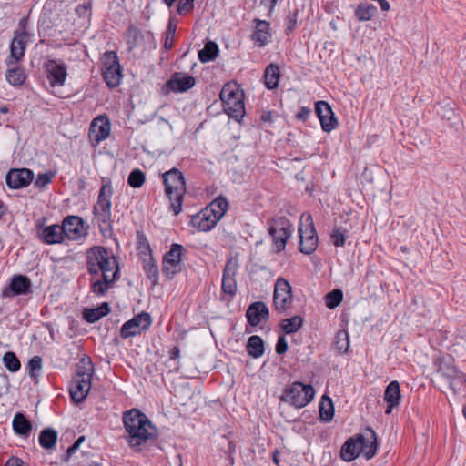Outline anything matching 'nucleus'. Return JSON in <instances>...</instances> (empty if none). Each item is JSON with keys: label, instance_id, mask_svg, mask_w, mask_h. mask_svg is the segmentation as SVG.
I'll list each match as a JSON object with an SVG mask.
<instances>
[{"label": "nucleus", "instance_id": "nucleus-21", "mask_svg": "<svg viewBox=\"0 0 466 466\" xmlns=\"http://www.w3.org/2000/svg\"><path fill=\"white\" fill-rule=\"evenodd\" d=\"M110 122L106 116H99L96 117L90 126V137L99 143L109 136Z\"/></svg>", "mask_w": 466, "mask_h": 466}, {"label": "nucleus", "instance_id": "nucleus-6", "mask_svg": "<svg viewBox=\"0 0 466 466\" xmlns=\"http://www.w3.org/2000/svg\"><path fill=\"white\" fill-rule=\"evenodd\" d=\"M314 396L315 390L311 385L296 381L284 390L280 400L295 408L300 409L306 407L313 400Z\"/></svg>", "mask_w": 466, "mask_h": 466}, {"label": "nucleus", "instance_id": "nucleus-14", "mask_svg": "<svg viewBox=\"0 0 466 466\" xmlns=\"http://www.w3.org/2000/svg\"><path fill=\"white\" fill-rule=\"evenodd\" d=\"M34 172L28 168L11 169L5 176V182L12 189L23 188L30 185Z\"/></svg>", "mask_w": 466, "mask_h": 466}, {"label": "nucleus", "instance_id": "nucleus-48", "mask_svg": "<svg viewBox=\"0 0 466 466\" xmlns=\"http://www.w3.org/2000/svg\"><path fill=\"white\" fill-rule=\"evenodd\" d=\"M334 345L339 353H346L350 348L349 334L345 330H339L335 337Z\"/></svg>", "mask_w": 466, "mask_h": 466}, {"label": "nucleus", "instance_id": "nucleus-39", "mask_svg": "<svg viewBox=\"0 0 466 466\" xmlns=\"http://www.w3.org/2000/svg\"><path fill=\"white\" fill-rule=\"evenodd\" d=\"M377 11L376 6L368 3L360 4L355 10V16L360 22L370 21Z\"/></svg>", "mask_w": 466, "mask_h": 466}, {"label": "nucleus", "instance_id": "nucleus-47", "mask_svg": "<svg viewBox=\"0 0 466 466\" xmlns=\"http://www.w3.org/2000/svg\"><path fill=\"white\" fill-rule=\"evenodd\" d=\"M6 80L12 86H20L25 80V74L21 68H11L5 75Z\"/></svg>", "mask_w": 466, "mask_h": 466}, {"label": "nucleus", "instance_id": "nucleus-18", "mask_svg": "<svg viewBox=\"0 0 466 466\" xmlns=\"http://www.w3.org/2000/svg\"><path fill=\"white\" fill-rule=\"evenodd\" d=\"M47 79L52 86H61L65 84L67 71L63 62L56 60H48L46 63Z\"/></svg>", "mask_w": 466, "mask_h": 466}, {"label": "nucleus", "instance_id": "nucleus-43", "mask_svg": "<svg viewBox=\"0 0 466 466\" xmlns=\"http://www.w3.org/2000/svg\"><path fill=\"white\" fill-rule=\"evenodd\" d=\"M196 84L193 76L177 72V92H187Z\"/></svg>", "mask_w": 466, "mask_h": 466}, {"label": "nucleus", "instance_id": "nucleus-40", "mask_svg": "<svg viewBox=\"0 0 466 466\" xmlns=\"http://www.w3.org/2000/svg\"><path fill=\"white\" fill-rule=\"evenodd\" d=\"M334 407L332 400L329 397L324 395L319 404V417L320 420L329 422L333 419Z\"/></svg>", "mask_w": 466, "mask_h": 466}, {"label": "nucleus", "instance_id": "nucleus-33", "mask_svg": "<svg viewBox=\"0 0 466 466\" xmlns=\"http://www.w3.org/2000/svg\"><path fill=\"white\" fill-rule=\"evenodd\" d=\"M38 441L43 449H53L57 442V431L53 428L43 429L39 433Z\"/></svg>", "mask_w": 466, "mask_h": 466}, {"label": "nucleus", "instance_id": "nucleus-28", "mask_svg": "<svg viewBox=\"0 0 466 466\" xmlns=\"http://www.w3.org/2000/svg\"><path fill=\"white\" fill-rule=\"evenodd\" d=\"M162 181L165 187V194L169 200V209L175 212V201L173 199L175 188V167H172L162 174Z\"/></svg>", "mask_w": 466, "mask_h": 466}, {"label": "nucleus", "instance_id": "nucleus-25", "mask_svg": "<svg viewBox=\"0 0 466 466\" xmlns=\"http://www.w3.org/2000/svg\"><path fill=\"white\" fill-rule=\"evenodd\" d=\"M400 388L397 380H392L386 388L384 392V400L388 404L385 410L386 414H390L392 409L400 404Z\"/></svg>", "mask_w": 466, "mask_h": 466}, {"label": "nucleus", "instance_id": "nucleus-41", "mask_svg": "<svg viewBox=\"0 0 466 466\" xmlns=\"http://www.w3.org/2000/svg\"><path fill=\"white\" fill-rule=\"evenodd\" d=\"M303 324V319L300 316H293L285 319L281 322V329L286 334H292L297 332Z\"/></svg>", "mask_w": 466, "mask_h": 466}, {"label": "nucleus", "instance_id": "nucleus-4", "mask_svg": "<svg viewBox=\"0 0 466 466\" xmlns=\"http://www.w3.org/2000/svg\"><path fill=\"white\" fill-rule=\"evenodd\" d=\"M94 371L91 359L86 355L82 357L70 386V396L74 402L81 403L86 400L91 390V379Z\"/></svg>", "mask_w": 466, "mask_h": 466}, {"label": "nucleus", "instance_id": "nucleus-17", "mask_svg": "<svg viewBox=\"0 0 466 466\" xmlns=\"http://www.w3.org/2000/svg\"><path fill=\"white\" fill-rule=\"evenodd\" d=\"M63 229H65V237L69 239L76 240L86 235L84 228V220L78 216H67L62 222Z\"/></svg>", "mask_w": 466, "mask_h": 466}, {"label": "nucleus", "instance_id": "nucleus-24", "mask_svg": "<svg viewBox=\"0 0 466 466\" xmlns=\"http://www.w3.org/2000/svg\"><path fill=\"white\" fill-rule=\"evenodd\" d=\"M118 279L119 268H116L111 275H102V279L92 282L91 290L97 296H103Z\"/></svg>", "mask_w": 466, "mask_h": 466}, {"label": "nucleus", "instance_id": "nucleus-9", "mask_svg": "<svg viewBox=\"0 0 466 466\" xmlns=\"http://www.w3.org/2000/svg\"><path fill=\"white\" fill-rule=\"evenodd\" d=\"M102 76L110 88L119 86L122 79V69L115 51H107L102 58Z\"/></svg>", "mask_w": 466, "mask_h": 466}, {"label": "nucleus", "instance_id": "nucleus-49", "mask_svg": "<svg viewBox=\"0 0 466 466\" xmlns=\"http://www.w3.org/2000/svg\"><path fill=\"white\" fill-rule=\"evenodd\" d=\"M145 181V174L142 170L138 168L133 169L127 177L128 185L134 188L141 187L144 185Z\"/></svg>", "mask_w": 466, "mask_h": 466}, {"label": "nucleus", "instance_id": "nucleus-30", "mask_svg": "<svg viewBox=\"0 0 466 466\" xmlns=\"http://www.w3.org/2000/svg\"><path fill=\"white\" fill-rule=\"evenodd\" d=\"M110 312V306L107 302H103L95 309H86L83 311V318L88 323H95Z\"/></svg>", "mask_w": 466, "mask_h": 466}, {"label": "nucleus", "instance_id": "nucleus-51", "mask_svg": "<svg viewBox=\"0 0 466 466\" xmlns=\"http://www.w3.org/2000/svg\"><path fill=\"white\" fill-rule=\"evenodd\" d=\"M347 238V230L342 228H336L330 235L331 241L335 247H343Z\"/></svg>", "mask_w": 466, "mask_h": 466}, {"label": "nucleus", "instance_id": "nucleus-34", "mask_svg": "<svg viewBox=\"0 0 466 466\" xmlns=\"http://www.w3.org/2000/svg\"><path fill=\"white\" fill-rule=\"evenodd\" d=\"M162 272L168 279L175 275V243L170 245L169 250L163 257Z\"/></svg>", "mask_w": 466, "mask_h": 466}, {"label": "nucleus", "instance_id": "nucleus-20", "mask_svg": "<svg viewBox=\"0 0 466 466\" xmlns=\"http://www.w3.org/2000/svg\"><path fill=\"white\" fill-rule=\"evenodd\" d=\"M246 317L248 322L255 327L258 326L262 319L268 320L269 318V310L267 305L262 301H256L251 303L247 311Z\"/></svg>", "mask_w": 466, "mask_h": 466}, {"label": "nucleus", "instance_id": "nucleus-37", "mask_svg": "<svg viewBox=\"0 0 466 466\" xmlns=\"http://www.w3.org/2000/svg\"><path fill=\"white\" fill-rule=\"evenodd\" d=\"M247 351L253 358H259L264 354V342L258 335L249 337L247 343Z\"/></svg>", "mask_w": 466, "mask_h": 466}, {"label": "nucleus", "instance_id": "nucleus-63", "mask_svg": "<svg viewBox=\"0 0 466 466\" xmlns=\"http://www.w3.org/2000/svg\"><path fill=\"white\" fill-rule=\"evenodd\" d=\"M185 251L182 245L177 244V272L181 269L180 261L183 258V252Z\"/></svg>", "mask_w": 466, "mask_h": 466}, {"label": "nucleus", "instance_id": "nucleus-23", "mask_svg": "<svg viewBox=\"0 0 466 466\" xmlns=\"http://www.w3.org/2000/svg\"><path fill=\"white\" fill-rule=\"evenodd\" d=\"M218 222V220H217L206 208L192 216L190 220L192 227L203 232L211 230Z\"/></svg>", "mask_w": 466, "mask_h": 466}, {"label": "nucleus", "instance_id": "nucleus-3", "mask_svg": "<svg viewBox=\"0 0 466 466\" xmlns=\"http://www.w3.org/2000/svg\"><path fill=\"white\" fill-rule=\"evenodd\" d=\"M86 262L87 272L91 276L110 275L118 268L115 256L110 254L109 250L102 246H94L86 250Z\"/></svg>", "mask_w": 466, "mask_h": 466}, {"label": "nucleus", "instance_id": "nucleus-44", "mask_svg": "<svg viewBox=\"0 0 466 466\" xmlns=\"http://www.w3.org/2000/svg\"><path fill=\"white\" fill-rule=\"evenodd\" d=\"M3 364L10 372H16L21 369V362L13 351H7L3 356Z\"/></svg>", "mask_w": 466, "mask_h": 466}, {"label": "nucleus", "instance_id": "nucleus-50", "mask_svg": "<svg viewBox=\"0 0 466 466\" xmlns=\"http://www.w3.org/2000/svg\"><path fill=\"white\" fill-rule=\"evenodd\" d=\"M342 299H343L342 291L340 289H334L326 295V297H325L326 306L329 309H333L337 308L341 303Z\"/></svg>", "mask_w": 466, "mask_h": 466}, {"label": "nucleus", "instance_id": "nucleus-61", "mask_svg": "<svg viewBox=\"0 0 466 466\" xmlns=\"http://www.w3.org/2000/svg\"><path fill=\"white\" fill-rule=\"evenodd\" d=\"M288 342L284 336L279 337V339L276 344V352L279 355L284 354L288 350Z\"/></svg>", "mask_w": 466, "mask_h": 466}, {"label": "nucleus", "instance_id": "nucleus-22", "mask_svg": "<svg viewBox=\"0 0 466 466\" xmlns=\"http://www.w3.org/2000/svg\"><path fill=\"white\" fill-rule=\"evenodd\" d=\"M362 435L348 439L341 447L340 455L345 461H352L361 453Z\"/></svg>", "mask_w": 466, "mask_h": 466}, {"label": "nucleus", "instance_id": "nucleus-52", "mask_svg": "<svg viewBox=\"0 0 466 466\" xmlns=\"http://www.w3.org/2000/svg\"><path fill=\"white\" fill-rule=\"evenodd\" d=\"M175 16L171 15L168 21L167 34L164 44V48L166 51L171 49L175 43V29L173 28Z\"/></svg>", "mask_w": 466, "mask_h": 466}, {"label": "nucleus", "instance_id": "nucleus-56", "mask_svg": "<svg viewBox=\"0 0 466 466\" xmlns=\"http://www.w3.org/2000/svg\"><path fill=\"white\" fill-rule=\"evenodd\" d=\"M450 386L454 391L460 390L461 386L466 387V374L458 370V374L451 380Z\"/></svg>", "mask_w": 466, "mask_h": 466}, {"label": "nucleus", "instance_id": "nucleus-36", "mask_svg": "<svg viewBox=\"0 0 466 466\" xmlns=\"http://www.w3.org/2000/svg\"><path fill=\"white\" fill-rule=\"evenodd\" d=\"M218 46L213 41H208L198 52V58L202 63L210 62L218 56Z\"/></svg>", "mask_w": 466, "mask_h": 466}, {"label": "nucleus", "instance_id": "nucleus-7", "mask_svg": "<svg viewBox=\"0 0 466 466\" xmlns=\"http://www.w3.org/2000/svg\"><path fill=\"white\" fill-rule=\"evenodd\" d=\"M300 221L301 224L299 227V250L306 255H310L316 250L319 243L313 218L310 214L304 213L301 216Z\"/></svg>", "mask_w": 466, "mask_h": 466}, {"label": "nucleus", "instance_id": "nucleus-11", "mask_svg": "<svg viewBox=\"0 0 466 466\" xmlns=\"http://www.w3.org/2000/svg\"><path fill=\"white\" fill-rule=\"evenodd\" d=\"M293 302V295L289 282L284 278H279L275 283L273 304L277 311H287Z\"/></svg>", "mask_w": 466, "mask_h": 466}, {"label": "nucleus", "instance_id": "nucleus-62", "mask_svg": "<svg viewBox=\"0 0 466 466\" xmlns=\"http://www.w3.org/2000/svg\"><path fill=\"white\" fill-rule=\"evenodd\" d=\"M309 115H310V110L306 106H302L299 109V111L296 114V118L298 120L305 121L309 118Z\"/></svg>", "mask_w": 466, "mask_h": 466}, {"label": "nucleus", "instance_id": "nucleus-15", "mask_svg": "<svg viewBox=\"0 0 466 466\" xmlns=\"http://www.w3.org/2000/svg\"><path fill=\"white\" fill-rule=\"evenodd\" d=\"M315 112L319 119L323 131L329 133L336 128L338 121L329 103L326 101L316 102Z\"/></svg>", "mask_w": 466, "mask_h": 466}, {"label": "nucleus", "instance_id": "nucleus-27", "mask_svg": "<svg viewBox=\"0 0 466 466\" xmlns=\"http://www.w3.org/2000/svg\"><path fill=\"white\" fill-rule=\"evenodd\" d=\"M436 365L438 366V373L448 379L449 382L458 374L459 369L454 364V360L450 356L438 359Z\"/></svg>", "mask_w": 466, "mask_h": 466}, {"label": "nucleus", "instance_id": "nucleus-19", "mask_svg": "<svg viewBox=\"0 0 466 466\" xmlns=\"http://www.w3.org/2000/svg\"><path fill=\"white\" fill-rule=\"evenodd\" d=\"M37 236L39 239L47 245L62 243L65 238V229L62 225H51L38 229Z\"/></svg>", "mask_w": 466, "mask_h": 466}, {"label": "nucleus", "instance_id": "nucleus-8", "mask_svg": "<svg viewBox=\"0 0 466 466\" xmlns=\"http://www.w3.org/2000/svg\"><path fill=\"white\" fill-rule=\"evenodd\" d=\"M268 224V234L272 238L277 251L279 252L285 248L287 240L291 236L292 225L285 217L271 218Z\"/></svg>", "mask_w": 466, "mask_h": 466}, {"label": "nucleus", "instance_id": "nucleus-26", "mask_svg": "<svg viewBox=\"0 0 466 466\" xmlns=\"http://www.w3.org/2000/svg\"><path fill=\"white\" fill-rule=\"evenodd\" d=\"M359 435H362V443H361V453L364 454L366 459H371L377 451V437L376 433L371 429H367L363 433H360Z\"/></svg>", "mask_w": 466, "mask_h": 466}, {"label": "nucleus", "instance_id": "nucleus-1", "mask_svg": "<svg viewBox=\"0 0 466 466\" xmlns=\"http://www.w3.org/2000/svg\"><path fill=\"white\" fill-rule=\"evenodd\" d=\"M123 424L127 435L125 440L135 452L142 451V447L149 441L157 437V430L147 416L137 409H131L123 413Z\"/></svg>", "mask_w": 466, "mask_h": 466}, {"label": "nucleus", "instance_id": "nucleus-64", "mask_svg": "<svg viewBox=\"0 0 466 466\" xmlns=\"http://www.w3.org/2000/svg\"><path fill=\"white\" fill-rule=\"evenodd\" d=\"M260 120L263 122L272 123L274 120V114L272 111H263L260 116Z\"/></svg>", "mask_w": 466, "mask_h": 466}, {"label": "nucleus", "instance_id": "nucleus-31", "mask_svg": "<svg viewBox=\"0 0 466 466\" xmlns=\"http://www.w3.org/2000/svg\"><path fill=\"white\" fill-rule=\"evenodd\" d=\"M228 208V202L226 198L219 196L216 198L213 201H211L207 207L206 209L215 217L217 220H220L222 217L225 215Z\"/></svg>", "mask_w": 466, "mask_h": 466}, {"label": "nucleus", "instance_id": "nucleus-10", "mask_svg": "<svg viewBox=\"0 0 466 466\" xmlns=\"http://www.w3.org/2000/svg\"><path fill=\"white\" fill-rule=\"evenodd\" d=\"M28 17H23L18 23V29L15 32V36L10 45V57L17 62L25 56L27 43L30 39L27 31Z\"/></svg>", "mask_w": 466, "mask_h": 466}, {"label": "nucleus", "instance_id": "nucleus-5", "mask_svg": "<svg viewBox=\"0 0 466 466\" xmlns=\"http://www.w3.org/2000/svg\"><path fill=\"white\" fill-rule=\"evenodd\" d=\"M219 97L225 113L229 117L240 121L245 115L244 93L237 83L228 82L225 84L220 91Z\"/></svg>", "mask_w": 466, "mask_h": 466}, {"label": "nucleus", "instance_id": "nucleus-12", "mask_svg": "<svg viewBox=\"0 0 466 466\" xmlns=\"http://www.w3.org/2000/svg\"><path fill=\"white\" fill-rule=\"evenodd\" d=\"M239 268L238 260L235 257L228 258L222 273L221 290L223 294L233 298L238 290L236 276Z\"/></svg>", "mask_w": 466, "mask_h": 466}, {"label": "nucleus", "instance_id": "nucleus-16", "mask_svg": "<svg viewBox=\"0 0 466 466\" xmlns=\"http://www.w3.org/2000/svg\"><path fill=\"white\" fill-rule=\"evenodd\" d=\"M31 280L24 275H15L9 283L2 291L3 297H11L18 295H26L31 290Z\"/></svg>", "mask_w": 466, "mask_h": 466}, {"label": "nucleus", "instance_id": "nucleus-57", "mask_svg": "<svg viewBox=\"0 0 466 466\" xmlns=\"http://www.w3.org/2000/svg\"><path fill=\"white\" fill-rule=\"evenodd\" d=\"M52 177H53L52 173L38 174V176L35 181V186L38 188H44L46 185H48L51 182Z\"/></svg>", "mask_w": 466, "mask_h": 466}, {"label": "nucleus", "instance_id": "nucleus-38", "mask_svg": "<svg viewBox=\"0 0 466 466\" xmlns=\"http://www.w3.org/2000/svg\"><path fill=\"white\" fill-rule=\"evenodd\" d=\"M143 262V269L148 279L152 280L153 285L158 281V267L153 256L141 258Z\"/></svg>", "mask_w": 466, "mask_h": 466}, {"label": "nucleus", "instance_id": "nucleus-13", "mask_svg": "<svg viewBox=\"0 0 466 466\" xmlns=\"http://www.w3.org/2000/svg\"><path fill=\"white\" fill-rule=\"evenodd\" d=\"M151 316L147 312H141L123 324L120 329V336L122 339L137 336L142 331L147 330L151 326Z\"/></svg>", "mask_w": 466, "mask_h": 466}, {"label": "nucleus", "instance_id": "nucleus-60", "mask_svg": "<svg viewBox=\"0 0 466 466\" xmlns=\"http://www.w3.org/2000/svg\"><path fill=\"white\" fill-rule=\"evenodd\" d=\"M171 92H175V74H172L167 83L161 87V94L164 96Z\"/></svg>", "mask_w": 466, "mask_h": 466}, {"label": "nucleus", "instance_id": "nucleus-2", "mask_svg": "<svg viewBox=\"0 0 466 466\" xmlns=\"http://www.w3.org/2000/svg\"><path fill=\"white\" fill-rule=\"evenodd\" d=\"M113 188L110 182L104 183L99 189L98 197L93 207V215L97 220V226L104 238H110L114 235L112 220Z\"/></svg>", "mask_w": 466, "mask_h": 466}, {"label": "nucleus", "instance_id": "nucleus-35", "mask_svg": "<svg viewBox=\"0 0 466 466\" xmlns=\"http://www.w3.org/2000/svg\"><path fill=\"white\" fill-rule=\"evenodd\" d=\"M280 76L279 67L277 65L270 64L264 72L265 85L268 89H274L279 85Z\"/></svg>", "mask_w": 466, "mask_h": 466}, {"label": "nucleus", "instance_id": "nucleus-53", "mask_svg": "<svg viewBox=\"0 0 466 466\" xmlns=\"http://www.w3.org/2000/svg\"><path fill=\"white\" fill-rule=\"evenodd\" d=\"M42 368V358L40 356H34L27 363V370L30 378L36 377L35 371L40 370Z\"/></svg>", "mask_w": 466, "mask_h": 466}, {"label": "nucleus", "instance_id": "nucleus-58", "mask_svg": "<svg viewBox=\"0 0 466 466\" xmlns=\"http://www.w3.org/2000/svg\"><path fill=\"white\" fill-rule=\"evenodd\" d=\"M298 15H299V10L296 9L292 13H290L289 15L287 17L286 30L288 32H292L297 27Z\"/></svg>", "mask_w": 466, "mask_h": 466}, {"label": "nucleus", "instance_id": "nucleus-45", "mask_svg": "<svg viewBox=\"0 0 466 466\" xmlns=\"http://www.w3.org/2000/svg\"><path fill=\"white\" fill-rule=\"evenodd\" d=\"M143 39L140 30L134 26L129 25L127 31V43L129 49L136 48Z\"/></svg>", "mask_w": 466, "mask_h": 466}, {"label": "nucleus", "instance_id": "nucleus-59", "mask_svg": "<svg viewBox=\"0 0 466 466\" xmlns=\"http://www.w3.org/2000/svg\"><path fill=\"white\" fill-rule=\"evenodd\" d=\"M10 380L9 377L5 373H0V397L9 391Z\"/></svg>", "mask_w": 466, "mask_h": 466}, {"label": "nucleus", "instance_id": "nucleus-42", "mask_svg": "<svg viewBox=\"0 0 466 466\" xmlns=\"http://www.w3.org/2000/svg\"><path fill=\"white\" fill-rule=\"evenodd\" d=\"M137 249L141 258L152 256V250L146 235L141 232H137Z\"/></svg>", "mask_w": 466, "mask_h": 466}, {"label": "nucleus", "instance_id": "nucleus-54", "mask_svg": "<svg viewBox=\"0 0 466 466\" xmlns=\"http://www.w3.org/2000/svg\"><path fill=\"white\" fill-rule=\"evenodd\" d=\"M195 0H177V14L186 15L193 11Z\"/></svg>", "mask_w": 466, "mask_h": 466}, {"label": "nucleus", "instance_id": "nucleus-55", "mask_svg": "<svg viewBox=\"0 0 466 466\" xmlns=\"http://www.w3.org/2000/svg\"><path fill=\"white\" fill-rule=\"evenodd\" d=\"M226 444L228 446V449L224 451L225 454L227 455V458L228 460L229 461L230 464L233 465L234 464V458H233V453L235 452L236 451V446L235 444L230 441L228 440L226 436H222L221 437V441L219 443V445H224Z\"/></svg>", "mask_w": 466, "mask_h": 466}, {"label": "nucleus", "instance_id": "nucleus-32", "mask_svg": "<svg viewBox=\"0 0 466 466\" xmlns=\"http://www.w3.org/2000/svg\"><path fill=\"white\" fill-rule=\"evenodd\" d=\"M268 30L269 23L264 20H257L256 29L252 35V39L258 43L259 46H265L268 42Z\"/></svg>", "mask_w": 466, "mask_h": 466}, {"label": "nucleus", "instance_id": "nucleus-29", "mask_svg": "<svg viewBox=\"0 0 466 466\" xmlns=\"http://www.w3.org/2000/svg\"><path fill=\"white\" fill-rule=\"evenodd\" d=\"M14 431L20 436L28 437L31 433L33 425L25 414L17 412L12 421Z\"/></svg>", "mask_w": 466, "mask_h": 466}, {"label": "nucleus", "instance_id": "nucleus-46", "mask_svg": "<svg viewBox=\"0 0 466 466\" xmlns=\"http://www.w3.org/2000/svg\"><path fill=\"white\" fill-rule=\"evenodd\" d=\"M186 192L185 177L178 169H177V215L181 211L182 196Z\"/></svg>", "mask_w": 466, "mask_h": 466}]
</instances>
